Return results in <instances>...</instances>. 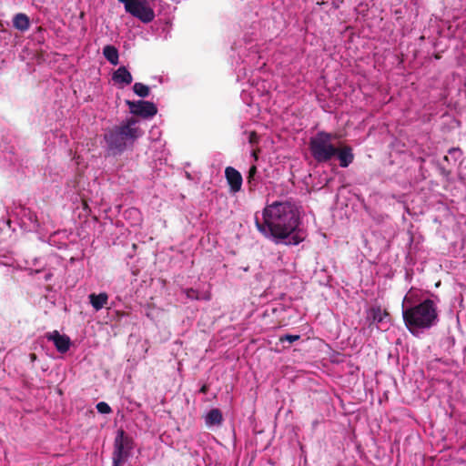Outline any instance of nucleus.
<instances>
[{
    "label": "nucleus",
    "instance_id": "f257e3e1",
    "mask_svg": "<svg viewBox=\"0 0 466 466\" xmlns=\"http://www.w3.org/2000/svg\"><path fill=\"white\" fill-rule=\"evenodd\" d=\"M263 222L255 217L258 230L276 243L298 245L304 237L297 231L299 217L296 205L290 201H275L267 205L262 212Z\"/></svg>",
    "mask_w": 466,
    "mask_h": 466
},
{
    "label": "nucleus",
    "instance_id": "bb28decb",
    "mask_svg": "<svg viewBox=\"0 0 466 466\" xmlns=\"http://www.w3.org/2000/svg\"><path fill=\"white\" fill-rule=\"evenodd\" d=\"M29 356H30V360H31L32 361H34V360H36V355H35V353H30V355H29Z\"/></svg>",
    "mask_w": 466,
    "mask_h": 466
},
{
    "label": "nucleus",
    "instance_id": "9d476101",
    "mask_svg": "<svg viewBox=\"0 0 466 466\" xmlns=\"http://www.w3.org/2000/svg\"><path fill=\"white\" fill-rule=\"evenodd\" d=\"M335 157H338L341 167H349L354 160V154L350 146L336 147Z\"/></svg>",
    "mask_w": 466,
    "mask_h": 466
},
{
    "label": "nucleus",
    "instance_id": "a211bd4d",
    "mask_svg": "<svg viewBox=\"0 0 466 466\" xmlns=\"http://www.w3.org/2000/svg\"><path fill=\"white\" fill-rule=\"evenodd\" d=\"M257 173H258L257 167L255 165H252L249 167L248 174L247 177V183L249 186L250 190H252L253 187H256L255 176L257 175Z\"/></svg>",
    "mask_w": 466,
    "mask_h": 466
},
{
    "label": "nucleus",
    "instance_id": "20e7f679",
    "mask_svg": "<svg viewBox=\"0 0 466 466\" xmlns=\"http://www.w3.org/2000/svg\"><path fill=\"white\" fill-rule=\"evenodd\" d=\"M334 136L324 131L318 132L310 137L309 149L318 163H326L335 157L336 146L332 143Z\"/></svg>",
    "mask_w": 466,
    "mask_h": 466
},
{
    "label": "nucleus",
    "instance_id": "5701e85b",
    "mask_svg": "<svg viewBox=\"0 0 466 466\" xmlns=\"http://www.w3.org/2000/svg\"><path fill=\"white\" fill-rule=\"evenodd\" d=\"M187 297L189 299H198V292L193 289H187L186 290Z\"/></svg>",
    "mask_w": 466,
    "mask_h": 466
},
{
    "label": "nucleus",
    "instance_id": "6e6552de",
    "mask_svg": "<svg viewBox=\"0 0 466 466\" xmlns=\"http://www.w3.org/2000/svg\"><path fill=\"white\" fill-rule=\"evenodd\" d=\"M46 338L54 343L58 352L66 353L68 351L71 345V339L67 335L60 334L57 330H54L46 333Z\"/></svg>",
    "mask_w": 466,
    "mask_h": 466
},
{
    "label": "nucleus",
    "instance_id": "cd10ccee",
    "mask_svg": "<svg viewBox=\"0 0 466 466\" xmlns=\"http://www.w3.org/2000/svg\"><path fill=\"white\" fill-rule=\"evenodd\" d=\"M443 159H444L445 161H447V162H449V161H450V158H449V157H448V156H445V157H443Z\"/></svg>",
    "mask_w": 466,
    "mask_h": 466
},
{
    "label": "nucleus",
    "instance_id": "423d86ee",
    "mask_svg": "<svg viewBox=\"0 0 466 466\" xmlns=\"http://www.w3.org/2000/svg\"><path fill=\"white\" fill-rule=\"evenodd\" d=\"M113 466H122L133 449V441L123 430H119L114 442Z\"/></svg>",
    "mask_w": 466,
    "mask_h": 466
},
{
    "label": "nucleus",
    "instance_id": "1a4fd4ad",
    "mask_svg": "<svg viewBox=\"0 0 466 466\" xmlns=\"http://www.w3.org/2000/svg\"><path fill=\"white\" fill-rule=\"evenodd\" d=\"M225 176L230 191L233 193L240 191L243 182L240 172L232 167H228L225 169Z\"/></svg>",
    "mask_w": 466,
    "mask_h": 466
},
{
    "label": "nucleus",
    "instance_id": "7ed1b4c3",
    "mask_svg": "<svg viewBox=\"0 0 466 466\" xmlns=\"http://www.w3.org/2000/svg\"><path fill=\"white\" fill-rule=\"evenodd\" d=\"M407 298L402 304V318L406 328L415 334L419 329H427L438 321L437 306L433 300L426 299L416 305H406Z\"/></svg>",
    "mask_w": 466,
    "mask_h": 466
},
{
    "label": "nucleus",
    "instance_id": "39448f33",
    "mask_svg": "<svg viewBox=\"0 0 466 466\" xmlns=\"http://www.w3.org/2000/svg\"><path fill=\"white\" fill-rule=\"evenodd\" d=\"M125 10L143 23H150L155 18V12L147 0H123Z\"/></svg>",
    "mask_w": 466,
    "mask_h": 466
},
{
    "label": "nucleus",
    "instance_id": "f03ea898",
    "mask_svg": "<svg viewBox=\"0 0 466 466\" xmlns=\"http://www.w3.org/2000/svg\"><path fill=\"white\" fill-rule=\"evenodd\" d=\"M138 120L134 116L127 118L119 125L106 129L104 140L108 152L113 156L121 155L141 137L142 131L137 127Z\"/></svg>",
    "mask_w": 466,
    "mask_h": 466
},
{
    "label": "nucleus",
    "instance_id": "ddd939ff",
    "mask_svg": "<svg viewBox=\"0 0 466 466\" xmlns=\"http://www.w3.org/2000/svg\"><path fill=\"white\" fill-rule=\"evenodd\" d=\"M13 25L20 31H26L30 26L29 17L23 13L16 14L13 18Z\"/></svg>",
    "mask_w": 466,
    "mask_h": 466
},
{
    "label": "nucleus",
    "instance_id": "dca6fc26",
    "mask_svg": "<svg viewBox=\"0 0 466 466\" xmlns=\"http://www.w3.org/2000/svg\"><path fill=\"white\" fill-rule=\"evenodd\" d=\"M370 314L372 320L377 323L382 322L384 319L389 316L388 312L386 310H382L380 307L372 308L370 309Z\"/></svg>",
    "mask_w": 466,
    "mask_h": 466
},
{
    "label": "nucleus",
    "instance_id": "f3484780",
    "mask_svg": "<svg viewBox=\"0 0 466 466\" xmlns=\"http://www.w3.org/2000/svg\"><path fill=\"white\" fill-rule=\"evenodd\" d=\"M133 90L136 95L141 97H147L149 95V87L142 83H135Z\"/></svg>",
    "mask_w": 466,
    "mask_h": 466
},
{
    "label": "nucleus",
    "instance_id": "4468645a",
    "mask_svg": "<svg viewBox=\"0 0 466 466\" xmlns=\"http://www.w3.org/2000/svg\"><path fill=\"white\" fill-rule=\"evenodd\" d=\"M222 413L217 408L210 410L206 416V424L208 426L220 425L222 423Z\"/></svg>",
    "mask_w": 466,
    "mask_h": 466
},
{
    "label": "nucleus",
    "instance_id": "393cba45",
    "mask_svg": "<svg viewBox=\"0 0 466 466\" xmlns=\"http://www.w3.org/2000/svg\"><path fill=\"white\" fill-rule=\"evenodd\" d=\"M259 151H260L259 149H255L252 151V156L255 158V160H258Z\"/></svg>",
    "mask_w": 466,
    "mask_h": 466
},
{
    "label": "nucleus",
    "instance_id": "aec40b11",
    "mask_svg": "<svg viewBox=\"0 0 466 466\" xmlns=\"http://www.w3.org/2000/svg\"><path fill=\"white\" fill-rule=\"evenodd\" d=\"M96 410L98 412H100L102 414H108L112 411L110 406L106 402H104V401L98 402L96 404Z\"/></svg>",
    "mask_w": 466,
    "mask_h": 466
},
{
    "label": "nucleus",
    "instance_id": "0eeeda50",
    "mask_svg": "<svg viewBox=\"0 0 466 466\" xmlns=\"http://www.w3.org/2000/svg\"><path fill=\"white\" fill-rule=\"evenodd\" d=\"M130 113L135 116H139L144 118L154 116L157 113V108L154 103L145 100L138 101H126Z\"/></svg>",
    "mask_w": 466,
    "mask_h": 466
},
{
    "label": "nucleus",
    "instance_id": "a878e982",
    "mask_svg": "<svg viewBox=\"0 0 466 466\" xmlns=\"http://www.w3.org/2000/svg\"><path fill=\"white\" fill-rule=\"evenodd\" d=\"M208 386H207V385H203V386L200 388L199 391H200V392H202V393H207V392H208Z\"/></svg>",
    "mask_w": 466,
    "mask_h": 466
},
{
    "label": "nucleus",
    "instance_id": "c85d7f7f",
    "mask_svg": "<svg viewBox=\"0 0 466 466\" xmlns=\"http://www.w3.org/2000/svg\"><path fill=\"white\" fill-rule=\"evenodd\" d=\"M137 209H132L130 212H131V213H132V212L137 213Z\"/></svg>",
    "mask_w": 466,
    "mask_h": 466
},
{
    "label": "nucleus",
    "instance_id": "412c9836",
    "mask_svg": "<svg viewBox=\"0 0 466 466\" xmlns=\"http://www.w3.org/2000/svg\"><path fill=\"white\" fill-rule=\"evenodd\" d=\"M449 154L453 158V161L456 162L458 157L462 155V152L459 147H451L449 149Z\"/></svg>",
    "mask_w": 466,
    "mask_h": 466
},
{
    "label": "nucleus",
    "instance_id": "f8f14e48",
    "mask_svg": "<svg viewBox=\"0 0 466 466\" xmlns=\"http://www.w3.org/2000/svg\"><path fill=\"white\" fill-rule=\"evenodd\" d=\"M88 299L92 307L98 311L107 304L108 295L106 292H101L99 294L91 293L88 296Z\"/></svg>",
    "mask_w": 466,
    "mask_h": 466
},
{
    "label": "nucleus",
    "instance_id": "c756f323",
    "mask_svg": "<svg viewBox=\"0 0 466 466\" xmlns=\"http://www.w3.org/2000/svg\"><path fill=\"white\" fill-rule=\"evenodd\" d=\"M117 1H118V2H120V3H122V2H123V0H117Z\"/></svg>",
    "mask_w": 466,
    "mask_h": 466
},
{
    "label": "nucleus",
    "instance_id": "b1692460",
    "mask_svg": "<svg viewBox=\"0 0 466 466\" xmlns=\"http://www.w3.org/2000/svg\"><path fill=\"white\" fill-rule=\"evenodd\" d=\"M0 32L1 33H4V34H6V35H10V33L8 32V30H6L5 27H4V25L2 23V21L0 20Z\"/></svg>",
    "mask_w": 466,
    "mask_h": 466
},
{
    "label": "nucleus",
    "instance_id": "4be33fe9",
    "mask_svg": "<svg viewBox=\"0 0 466 466\" xmlns=\"http://www.w3.org/2000/svg\"><path fill=\"white\" fill-rule=\"evenodd\" d=\"M259 141V137H258V135L257 134L256 131H251L248 135V142L249 144L251 145H256L258 144Z\"/></svg>",
    "mask_w": 466,
    "mask_h": 466
},
{
    "label": "nucleus",
    "instance_id": "6ab92c4d",
    "mask_svg": "<svg viewBox=\"0 0 466 466\" xmlns=\"http://www.w3.org/2000/svg\"><path fill=\"white\" fill-rule=\"evenodd\" d=\"M300 339L299 335H292V334H286L279 337L280 342H286L288 341L289 344L299 340Z\"/></svg>",
    "mask_w": 466,
    "mask_h": 466
},
{
    "label": "nucleus",
    "instance_id": "9b49d317",
    "mask_svg": "<svg viewBox=\"0 0 466 466\" xmlns=\"http://www.w3.org/2000/svg\"><path fill=\"white\" fill-rule=\"evenodd\" d=\"M112 79L115 83L122 84L125 86L130 85L133 81L132 75L126 68V66L118 67L112 76Z\"/></svg>",
    "mask_w": 466,
    "mask_h": 466
},
{
    "label": "nucleus",
    "instance_id": "2eb2a0df",
    "mask_svg": "<svg viewBox=\"0 0 466 466\" xmlns=\"http://www.w3.org/2000/svg\"><path fill=\"white\" fill-rule=\"evenodd\" d=\"M103 55L106 59L114 66L118 64V50L114 46L107 45L103 48Z\"/></svg>",
    "mask_w": 466,
    "mask_h": 466
}]
</instances>
